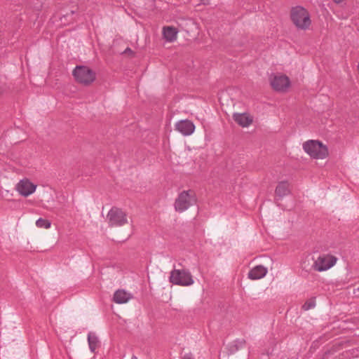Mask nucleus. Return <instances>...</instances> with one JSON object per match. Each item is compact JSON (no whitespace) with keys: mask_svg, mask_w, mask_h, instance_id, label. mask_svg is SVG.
Here are the masks:
<instances>
[{"mask_svg":"<svg viewBox=\"0 0 359 359\" xmlns=\"http://www.w3.org/2000/svg\"><path fill=\"white\" fill-rule=\"evenodd\" d=\"M162 34L165 41L170 43L177 39L178 30L172 26H166L163 27Z\"/></svg>","mask_w":359,"mask_h":359,"instance_id":"4468645a","label":"nucleus"},{"mask_svg":"<svg viewBox=\"0 0 359 359\" xmlns=\"http://www.w3.org/2000/svg\"><path fill=\"white\" fill-rule=\"evenodd\" d=\"M169 280L171 283L183 287L190 286L194 283L191 273L184 269L171 271Z\"/></svg>","mask_w":359,"mask_h":359,"instance_id":"20e7f679","label":"nucleus"},{"mask_svg":"<svg viewBox=\"0 0 359 359\" xmlns=\"http://www.w3.org/2000/svg\"><path fill=\"white\" fill-rule=\"evenodd\" d=\"M209 1H210V0H201V1L203 2V4H208V3H209Z\"/></svg>","mask_w":359,"mask_h":359,"instance_id":"4be33fe9","label":"nucleus"},{"mask_svg":"<svg viewBox=\"0 0 359 359\" xmlns=\"http://www.w3.org/2000/svg\"><path fill=\"white\" fill-rule=\"evenodd\" d=\"M267 269L262 265L256 266L248 273V278L250 280H259L264 278L267 273Z\"/></svg>","mask_w":359,"mask_h":359,"instance_id":"f8f14e48","label":"nucleus"},{"mask_svg":"<svg viewBox=\"0 0 359 359\" xmlns=\"http://www.w3.org/2000/svg\"><path fill=\"white\" fill-rule=\"evenodd\" d=\"M6 151H7V146L6 145L4 146L2 144H0V155L8 156L9 154H11V155L15 154L13 152L7 153Z\"/></svg>","mask_w":359,"mask_h":359,"instance_id":"aec40b11","label":"nucleus"},{"mask_svg":"<svg viewBox=\"0 0 359 359\" xmlns=\"http://www.w3.org/2000/svg\"><path fill=\"white\" fill-rule=\"evenodd\" d=\"M196 202L195 191L189 189L182 191L175 201V209L177 212H183Z\"/></svg>","mask_w":359,"mask_h":359,"instance_id":"7ed1b4c3","label":"nucleus"},{"mask_svg":"<svg viewBox=\"0 0 359 359\" xmlns=\"http://www.w3.org/2000/svg\"><path fill=\"white\" fill-rule=\"evenodd\" d=\"M175 129L182 135L189 136L194 133L195 130V125L189 120H181L176 123Z\"/></svg>","mask_w":359,"mask_h":359,"instance_id":"9d476101","label":"nucleus"},{"mask_svg":"<svg viewBox=\"0 0 359 359\" xmlns=\"http://www.w3.org/2000/svg\"><path fill=\"white\" fill-rule=\"evenodd\" d=\"M36 185L34 184L28 179L20 180L15 186L16 191L23 196H29L35 192Z\"/></svg>","mask_w":359,"mask_h":359,"instance_id":"1a4fd4ad","label":"nucleus"},{"mask_svg":"<svg viewBox=\"0 0 359 359\" xmlns=\"http://www.w3.org/2000/svg\"><path fill=\"white\" fill-rule=\"evenodd\" d=\"M36 226L38 228H43V229H48L50 228L51 224L47 219H43V218H39L36 222Z\"/></svg>","mask_w":359,"mask_h":359,"instance_id":"a211bd4d","label":"nucleus"},{"mask_svg":"<svg viewBox=\"0 0 359 359\" xmlns=\"http://www.w3.org/2000/svg\"><path fill=\"white\" fill-rule=\"evenodd\" d=\"M132 297L130 293L123 290H118L114 292L113 299L115 303L121 304L128 303Z\"/></svg>","mask_w":359,"mask_h":359,"instance_id":"ddd939ff","label":"nucleus"},{"mask_svg":"<svg viewBox=\"0 0 359 359\" xmlns=\"http://www.w3.org/2000/svg\"><path fill=\"white\" fill-rule=\"evenodd\" d=\"M233 120L241 127L248 128L252 121L253 118L247 113H235L233 115Z\"/></svg>","mask_w":359,"mask_h":359,"instance_id":"9b49d317","label":"nucleus"},{"mask_svg":"<svg viewBox=\"0 0 359 359\" xmlns=\"http://www.w3.org/2000/svg\"><path fill=\"white\" fill-rule=\"evenodd\" d=\"M272 88L277 92H285L290 86V79L285 74L277 73L270 76Z\"/></svg>","mask_w":359,"mask_h":359,"instance_id":"0eeeda50","label":"nucleus"},{"mask_svg":"<svg viewBox=\"0 0 359 359\" xmlns=\"http://www.w3.org/2000/svg\"><path fill=\"white\" fill-rule=\"evenodd\" d=\"M75 80L83 85L88 86L95 80V73L86 66H76L73 70Z\"/></svg>","mask_w":359,"mask_h":359,"instance_id":"39448f33","label":"nucleus"},{"mask_svg":"<svg viewBox=\"0 0 359 359\" xmlns=\"http://www.w3.org/2000/svg\"><path fill=\"white\" fill-rule=\"evenodd\" d=\"M109 226L120 227L128 224L127 213L118 208H111L107 214Z\"/></svg>","mask_w":359,"mask_h":359,"instance_id":"423d86ee","label":"nucleus"},{"mask_svg":"<svg viewBox=\"0 0 359 359\" xmlns=\"http://www.w3.org/2000/svg\"><path fill=\"white\" fill-rule=\"evenodd\" d=\"M337 259L330 255L319 257L314 264L315 269L318 271H326L332 267L337 262Z\"/></svg>","mask_w":359,"mask_h":359,"instance_id":"6e6552de","label":"nucleus"},{"mask_svg":"<svg viewBox=\"0 0 359 359\" xmlns=\"http://www.w3.org/2000/svg\"><path fill=\"white\" fill-rule=\"evenodd\" d=\"M180 26L187 32H192L194 28H197L196 23L192 19L183 20Z\"/></svg>","mask_w":359,"mask_h":359,"instance_id":"dca6fc26","label":"nucleus"},{"mask_svg":"<svg viewBox=\"0 0 359 359\" xmlns=\"http://www.w3.org/2000/svg\"><path fill=\"white\" fill-rule=\"evenodd\" d=\"M290 193V184L287 182H280L276 187V196L282 198Z\"/></svg>","mask_w":359,"mask_h":359,"instance_id":"2eb2a0df","label":"nucleus"},{"mask_svg":"<svg viewBox=\"0 0 359 359\" xmlns=\"http://www.w3.org/2000/svg\"><path fill=\"white\" fill-rule=\"evenodd\" d=\"M302 149L310 157H327V146L318 140H309L302 144Z\"/></svg>","mask_w":359,"mask_h":359,"instance_id":"f03ea898","label":"nucleus"},{"mask_svg":"<svg viewBox=\"0 0 359 359\" xmlns=\"http://www.w3.org/2000/svg\"><path fill=\"white\" fill-rule=\"evenodd\" d=\"M290 17L294 25L299 29H308L311 25L310 14L302 6L292 8Z\"/></svg>","mask_w":359,"mask_h":359,"instance_id":"f257e3e1","label":"nucleus"},{"mask_svg":"<svg viewBox=\"0 0 359 359\" xmlns=\"http://www.w3.org/2000/svg\"><path fill=\"white\" fill-rule=\"evenodd\" d=\"M335 3L337 4H339L341 3V1H343L344 0H333Z\"/></svg>","mask_w":359,"mask_h":359,"instance_id":"5701e85b","label":"nucleus"},{"mask_svg":"<svg viewBox=\"0 0 359 359\" xmlns=\"http://www.w3.org/2000/svg\"><path fill=\"white\" fill-rule=\"evenodd\" d=\"M88 344L91 351L94 352L97 346L98 340L97 337L93 334H89L88 337Z\"/></svg>","mask_w":359,"mask_h":359,"instance_id":"f3484780","label":"nucleus"},{"mask_svg":"<svg viewBox=\"0 0 359 359\" xmlns=\"http://www.w3.org/2000/svg\"><path fill=\"white\" fill-rule=\"evenodd\" d=\"M183 359H194V357L191 354H186L183 357Z\"/></svg>","mask_w":359,"mask_h":359,"instance_id":"412c9836","label":"nucleus"},{"mask_svg":"<svg viewBox=\"0 0 359 359\" xmlns=\"http://www.w3.org/2000/svg\"><path fill=\"white\" fill-rule=\"evenodd\" d=\"M315 305H316L315 299H310L309 301L306 302L304 304L303 309L304 310H309V309L314 308Z\"/></svg>","mask_w":359,"mask_h":359,"instance_id":"6ab92c4d","label":"nucleus"}]
</instances>
